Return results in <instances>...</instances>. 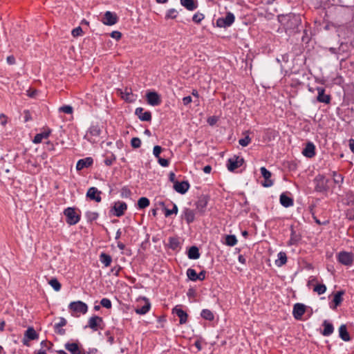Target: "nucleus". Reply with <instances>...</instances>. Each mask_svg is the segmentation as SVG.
I'll return each instance as SVG.
<instances>
[{
    "mask_svg": "<svg viewBox=\"0 0 354 354\" xmlns=\"http://www.w3.org/2000/svg\"><path fill=\"white\" fill-rule=\"evenodd\" d=\"M68 308L72 312V315L75 317H79L78 314H85L88 310L87 305L81 301L71 302Z\"/></svg>",
    "mask_w": 354,
    "mask_h": 354,
    "instance_id": "nucleus-1",
    "label": "nucleus"
},
{
    "mask_svg": "<svg viewBox=\"0 0 354 354\" xmlns=\"http://www.w3.org/2000/svg\"><path fill=\"white\" fill-rule=\"evenodd\" d=\"M64 215L66 216V222L70 225L77 224L81 218L80 214L76 212L75 207L66 208L64 210Z\"/></svg>",
    "mask_w": 354,
    "mask_h": 354,
    "instance_id": "nucleus-2",
    "label": "nucleus"
},
{
    "mask_svg": "<svg viewBox=\"0 0 354 354\" xmlns=\"http://www.w3.org/2000/svg\"><path fill=\"white\" fill-rule=\"evenodd\" d=\"M235 20V17L233 13L227 12L225 17H220L216 20V26L219 28L230 27Z\"/></svg>",
    "mask_w": 354,
    "mask_h": 354,
    "instance_id": "nucleus-3",
    "label": "nucleus"
},
{
    "mask_svg": "<svg viewBox=\"0 0 354 354\" xmlns=\"http://www.w3.org/2000/svg\"><path fill=\"white\" fill-rule=\"evenodd\" d=\"M244 163V159L237 156H234L233 157L228 159L227 162V167L230 171H234L235 169H238Z\"/></svg>",
    "mask_w": 354,
    "mask_h": 354,
    "instance_id": "nucleus-4",
    "label": "nucleus"
},
{
    "mask_svg": "<svg viewBox=\"0 0 354 354\" xmlns=\"http://www.w3.org/2000/svg\"><path fill=\"white\" fill-rule=\"evenodd\" d=\"M337 260L344 266H351L353 263V254L351 252H340L337 255Z\"/></svg>",
    "mask_w": 354,
    "mask_h": 354,
    "instance_id": "nucleus-5",
    "label": "nucleus"
},
{
    "mask_svg": "<svg viewBox=\"0 0 354 354\" xmlns=\"http://www.w3.org/2000/svg\"><path fill=\"white\" fill-rule=\"evenodd\" d=\"M315 189L318 192H323L327 190V180L323 175H318L315 178Z\"/></svg>",
    "mask_w": 354,
    "mask_h": 354,
    "instance_id": "nucleus-6",
    "label": "nucleus"
},
{
    "mask_svg": "<svg viewBox=\"0 0 354 354\" xmlns=\"http://www.w3.org/2000/svg\"><path fill=\"white\" fill-rule=\"evenodd\" d=\"M101 324H103V319L101 317L94 315L89 318L88 321V326L86 327H89L94 331L97 330L99 328H102L101 327Z\"/></svg>",
    "mask_w": 354,
    "mask_h": 354,
    "instance_id": "nucleus-7",
    "label": "nucleus"
},
{
    "mask_svg": "<svg viewBox=\"0 0 354 354\" xmlns=\"http://www.w3.org/2000/svg\"><path fill=\"white\" fill-rule=\"evenodd\" d=\"M118 17L115 13L111 11H106L102 19L104 24L107 26H113L118 22Z\"/></svg>",
    "mask_w": 354,
    "mask_h": 354,
    "instance_id": "nucleus-8",
    "label": "nucleus"
},
{
    "mask_svg": "<svg viewBox=\"0 0 354 354\" xmlns=\"http://www.w3.org/2000/svg\"><path fill=\"white\" fill-rule=\"evenodd\" d=\"M300 24V18L295 15L288 16V19L285 24L286 30H295Z\"/></svg>",
    "mask_w": 354,
    "mask_h": 354,
    "instance_id": "nucleus-9",
    "label": "nucleus"
},
{
    "mask_svg": "<svg viewBox=\"0 0 354 354\" xmlns=\"http://www.w3.org/2000/svg\"><path fill=\"white\" fill-rule=\"evenodd\" d=\"M127 209V205L126 203L123 201H118L114 203L112 210L113 211V215L117 217H120L124 215Z\"/></svg>",
    "mask_w": 354,
    "mask_h": 354,
    "instance_id": "nucleus-10",
    "label": "nucleus"
},
{
    "mask_svg": "<svg viewBox=\"0 0 354 354\" xmlns=\"http://www.w3.org/2000/svg\"><path fill=\"white\" fill-rule=\"evenodd\" d=\"M261 174L264 178V181L261 183L264 187H270L273 185V181L271 180L272 174L266 167H262L260 169Z\"/></svg>",
    "mask_w": 354,
    "mask_h": 354,
    "instance_id": "nucleus-11",
    "label": "nucleus"
},
{
    "mask_svg": "<svg viewBox=\"0 0 354 354\" xmlns=\"http://www.w3.org/2000/svg\"><path fill=\"white\" fill-rule=\"evenodd\" d=\"M102 192L99 191L96 187H90L86 193V197L91 200L95 201V202L100 203L102 201L100 196Z\"/></svg>",
    "mask_w": 354,
    "mask_h": 354,
    "instance_id": "nucleus-12",
    "label": "nucleus"
},
{
    "mask_svg": "<svg viewBox=\"0 0 354 354\" xmlns=\"http://www.w3.org/2000/svg\"><path fill=\"white\" fill-rule=\"evenodd\" d=\"M147 101L151 106H158L161 103L160 95L156 92H149L147 94Z\"/></svg>",
    "mask_w": 354,
    "mask_h": 354,
    "instance_id": "nucleus-13",
    "label": "nucleus"
},
{
    "mask_svg": "<svg viewBox=\"0 0 354 354\" xmlns=\"http://www.w3.org/2000/svg\"><path fill=\"white\" fill-rule=\"evenodd\" d=\"M136 115L142 121L150 122L151 120V113L150 111H144V109L138 107L136 109Z\"/></svg>",
    "mask_w": 354,
    "mask_h": 354,
    "instance_id": "nucleus-14",
    "label": "nucleus"
},
{
    "mask_svg": "<svg viewBox=\"0 0 354 354\" xmlns=\"http://www.w3.org/2000/svg\"><path fill=\"white\" fill-rule=\"evenodd\" d=\"M317 91L318 93L317 100L319 102L329 104L330 102V96L325 94V89L323 87H317Z\"/></svg>",
    "mask_w": 354,
    "mask_h": 354,
    "instance_id": "nucleus-15",
    "label": "nucleus"
},
{
    "mask_svg": "<svg viewBox=\"0 0 354 354\" xmlns=\"http://www.w3.org/2000/svg\"><path fill=\"white\" fill-rule=\"evenodd\" d=\"M189 188V184L187 181L174 182V189L181 194L186 193Z\"/></svg>",
    "mask_w": 354,
    "mask_h": 354,
    "instance_id": "nucleus-16",
    "label": "nucleus"
},
{
    "mask_svg": "<svg viewBox=\"0 0 354 354\" xmlns=\"http://www.w3.org/2000/svg\"><path fill=\"white\" fill-rule=\"evenodd\" d=\"M306 311V306L302 304H295L293 307V315L296 319H301Z\"/></svg>",
    "mask_w": 354,
    "mask_h": 354,
    "instance_id": "nucleus-17",
    "label": "nucleus"
},
{
    "mask_svg": "<svg viewBox=\"0 0 354 354\" xmlns=\"http://www.w3.org/2000/svg\"><path fill=\"white\" fill-rule=\"evenodd\" d=\"M93 160L91 157H87L84 159H80L77 161L76 165V169L77 171L82 170L84 168H87L92 165Z\"/></svg>",
    "mask_w": 354,
    "mask_h": 354,
    "instance_id": "nucleus-18",
    "label": "nucleus"
},
{
    "mask_svg": "<svg viewBox=\"0 0 354 354\" xmlns=\"http://www.w3.org/2000/svg\"><path fill=\"white\" fill-rule=\"evenodd\" d=\"M172 312L173 313H175L178 317H179V323L180 324H184L187 322V313L184 311L183 310H182L181 308H179L177 306H176L173 310H172Z\"/></svg>",
    "mask_w": 354,
    "mask_h": 354,
    "instance_id": "nucleus-19",
    "label": "nucleus"
},
{
    "mask_svg": "<svg viewBox=\"0 0 354 354\" xmlns=\"http://www.w3.org/2000/svg\"><path fill=\"white\" fill-rule=\"evenodd\" d=\"M302 153L307 158H313L315 155V147L313 142H308L303 149Z\"/></svg>",
    "mask_w": 354,
    "mask_h": 354,
    "instance_id": "nucleus-20",
    "label": "nucleus"
},
{
    "mask_svg": "<svg viewBox=\"0 0 354 354\" xmlns=\"http://www.w3.org/2000/svg\"><path fill=\"white\" fill-rule=\"evenodd\" d=\"M67 324V321L64 317L59 318V322L57 323L54 326L55 332L60 335H64L66 333L65 329L62 328V327L66 326Z\"/></svg>",
    "mask_w": 354,
    "mask_h": 354,
    "instance_id": "nucleus-21",
    "label": "nucleus"
},
{
    "mask_svg": "<svg viewBox=\"0 0 354 354\" xmlns=\"http://www.w3.org/2000/svg\"><path fill=\"white\" fill-rule=\"evenodd\" d=\"M143 301H145V304L141 307L138 306L135 309V311L137 314L145 315L147 313H148L151 308V304L147 299L143 298Z\"/></svg>",
    "mask_w": 354,
    "mask_h": 354,
    "instance_id": "nucleus-22",
    "label": "nucleus"
},
{
    "mask_svg": "<svg viewBox=\"0 0 354 354\" xmlns=\"http://www.w3.org/2000/svg\"><path fill=\"white\" fill-rule=\"evenodd\" d=\"M280 203L285 207H289L293 205V199L283 193L280 196Z\"/></svg>",
    "mask_w": 354,
    "mask_h": 354,
    "instance_id": "nucleus-23",
    "label": "nucleus"
},
{
    "mask_svg": "<svg viewBox=\"0 0 354 354\" xmlns=\"http://www.w3.org/2000/svg\"><path fill=\"white\" fill-rule=\"evenodd\" d=\"M344 291L340 290L337 292L335 295L333 300V302L334 304V306H331L333 309H335L337 306H339L342 301H343V295H344Z\"/></svg>",
    "mask_w": 354,
    "mask_h": 354,
    "instance_id": "nucleus-24",
    "label": "nucleus"
},
{
    "mask_svg": "<svg viewBox=\"0 0 354 354\" xmlns=\"http://www.w3.org/2000/svg\"><path fill=\"white\" fill-rule=\"evenodd\" d=\"M183 217L187 224H190L195 219V214L191 209L186 208L183 212Z\"/></svg>",
    "mask_w": 354,
    "mask_h": 354,
    "instance_id": "nucleus-25",
    "label": "nucleus"
},
{
    "mask_svg": "<svg viewBox=\"0 0 354 354\" xmlns=\"http://www.w3.org/2000/svg\"><path fill=\"white\" fill-rule=\"evenodd\" d=\"M65 348L71 354H81L80 348L77 343H66Z\"/></svg>",
    "mask_w": 354,
    "mask_h": 354,
    "instance_id": "nucleus-26",
    "label": "nucleus"
},
{
    "mask_svg": "<svg viewBox=\"0 0 354 354\" xmlns=\"http://www.w3.org/2000/svg\"><path fill=\"white\" fill-rule=\"evenodd\" d=\"M27 164V168L29 169L30 172L31 174H36L39 172L40 169V166L36 161H32L30 160H28L26 161Z\"/></svg>",
    "mask_w": 354,
    "mask_h": 354,
    "instance_id": "nucleus-27",
    "label": "nucleus"
},
{
    "mask_svg": "<svg viewBox=\"0 0 354 354\" xmlns=\"http://www.w3.org/2000/svg\"><path fill=\"white\" fill-rule=\"evenodd\" d=\"M339 334L340 338L345 342H348L351 339L350 335L347 331L346 325L344 324L341 325L339 328Z\"/></svg>",
    "mask_w": 354,
    "mask_h": 354,
    "instance_id": "nucleus-28",
    "label": "nucleus"
},
{
    "mask_svg": "<svg viewBox=\"0 0 354 354\" xmlns=\"http://www.w3.org/2000/svg\"><path fill=\"white\" fill-rule=\"evenodd\" d=\"M180 3L189 11L194 10L197 8V3L194 0H180Z\"/></svg>",
    "mask_w": 354,
    "mask_h": 354,
    "instance_id": "nucleus-29",
    "label": "nucleus"
},
{
    "mask_svg": "<svg viewBox=\"0 0 354 354\" xmlns=\"http://www.w3.org/2000/svg\"><path fill=\"white\" fill-rule=\"evenodd\" d=\"M207 205V199L205 197H201L196 202V209L198 212L203 213Z\"/></svg>",
    "mask_w": 354,
    "mask_h": 354,
    "instance_id": "nucleus-30",
    "label": "nucleus"
},
{
    "mask_svg": "<svg viewBox=\"0 0 354 354\" xmlns=\"http://www.w3.org/2000/svg\"><path fill=\"white\" fill-rule=\"evenodd\" d=\"M24 337L31 340L37 339L39 338L38 333L35 331L33 327H28L25 331Z\"/></svg>",
    "mask_w": 354,
    "mask_h": 354,
    "instance_id": "nucleus-31",
    "label": "nucleus"
},
{
    "mask_svg": "<svg viewBox=\"0 0 354 354\" xmlns=\"http://www.w3.org/2000/svg\"><path fill=\"white\" fill-rule=\"evenodd\" d=\"M324 330L322 332V335L324 336H329L330 335L334 330V328L332 324L328 322V321L325 320L323 323Z\"/></svg>",
    "mask_w": 354,
    "mask_h": 354,
    "instance_id": "nucleus-32",
    "label": "nucleus"
},
{
    "mask_svg": "<svg viewBox=\"0 0 354 354\" xmlns=\"http://www.w3.org/2000/svg\"><path fill=\"white\" fill-rule=\"evenodd\" d=\"M188 257L190 259H197L200 257V252L196 246H192L188 250Z\"/></svg>",
    "mask_w": 354,
    "mask_h": 354,
    "instance_id": "nucleus-33",
    "label": "nucleus"
},
{
    "mask_svg": "<svg viewBox=\"0 0 354 354\" xmlns=\"http://www.w3.org/2000/svg\"><path fill=\"white\" fill-rule=\"evenodd\" d=\"M100 261L105 267H108L111 263L112 258L109 254L102 252L100 255Z\"/></svg>",
    "mask_w": 354,
    "mask_h": 354,
    "instance_id": "nucleus-34",
    "label": "nucleus"
},
{
    "mask_svg": "<svg viewBox=\"0 0 354 354\" xmlns=\"http://www.w3.org/2000/svg\"><path fill=\"white\" fill-rule=\"evenodd\" d=\"M277 257H278V259L275 261V264L277 266L281 267L286 263L287 256H286V252H280L278 254Z\"/></svg>",
    "mask_w": 354,
    "mask_h": 354,
    "instance_id": "nucleus-35",
    "label": "nucleus"
},
{
    "mask_svg": "<svg viewBox=\"0 0 354 354\" xmlns=\"http://www.w3.org/2000/svg\"><path fill=\"white\" fill-rule=\"evenodd\" d=\"M50 132V130L48 129L47 131L37 134L34 138L33 142L35 143H40L44 138H47L49 136Z\"/></svg>",
    "mask_w": 354,
    "mask_h": 354,
    "instance_id": "nucleus-36",
    "label": "nucleus"
},
{
    "mask_svg": "<svg viewBox=\"0 0 354 354\" xmlns=\"http://www.w3.org/2000/svg\"><path fill=\"white\" fill-rule=\"evenodd\" d=\"M160 205L163 207L165 210V216L168 217L173 214H176L178 213V207L176 204H173V208L171 209H169L165 207V203L163 202L160 203Z\"/></svg>",
    "mask_w": 354,
    "mask_h": 354,
    "instance_id": "nucleus-37",
    "label": "nucleus"
},
{
    "mask_svg": "<svg viewBox=\"0 0 354 354\" xmlns=\"http://www.w3.org/2000/svg\"><path fill=\"white\" fill-rule=\"evenodd\" d=\"M201 317L208 321H212L214 319L213 313L208 309H203L201 313Z\"/></svg>",
    "mask_w": 354,
    "mask_h": 354,
    "instance_id": "nucleus-38",
    "label": "nucleus"
},
{
    "mask_svg": "<svg viewBox=\"0 0 354 354\" xmlns=\"http://www.w3.org/2000/svg\"><path fill=\"white\" fill-rule=\"evenodd\" d=\"M345 201H346V204L347 205H354V192L352 191L347 192L345 195Z\"/></svg>",
    "mask_w": 354,
    "mask_h": 354,
    "instance_id": "nucleus-39",
    "label": "nucleus"
},
{
    "mask_svg": "<svg viewBox=\"0 0 354 354\" xmlns=\"http://www.w3.org/2000/svg\"><path fill=\"white\" fill-rule=\"evenodd\" d=\"M149 200L146 197H141L138 201V206L140 209H144L149 205Z\"/></svg>",
    "mask_w": 354,
    "mask_h": 354,
    "instance_id": "nucleus-40",
    "label": "nucleus"
},
{
    "mask_svg": "<svg viewBox=\"0 0 354 354\" xmlns=\"http://www.w3.org/2000/svg\"><path fill=\"white\" fill-rule=\"evenodd\" d=\"M237 239L234 235H227L225 237V244L229 246H234L236 244Z\"/></svg>",
    "mask_w": 354,
    "mask_h": 354,
    "instance_id": "nucleus-41",
    "label": "nucleus"
},
{
    "mask_svg": "<svg viewBox=\"0 0 354 354\" xmlns=\"http://www.w3.org/2000/svg\"><path fill=\"white\" fill-rule=\"evenodd\" d=\"M101 131V129L98 125H93L89 129V133L93 136H99Z\"/></svg>",
    "mask_w": 354,
    "mask_h": 354,
    "instance_id": "nucleus-42",
    "label": "nucleus"
},
{
    "mask_svg": "<svg viewBox=\"0 0 354 354\" xmlns=\"http://www.w3.org/2000/svg\"><path fill=\"white\" fill-rule=\"evenodd\" d=\"M48 283L55 290L59 291L61 289V283L58 281L57 279H51Z\"/></svg>",
    "mask_w": 354,
    "mask_h": 354,
    "instance_id": "nucleus-43",
    "label": "nucleus"
},
{
    "mask_svg": "<svg viewBox=\"0 0 354 354\" xmlns=\"http://www.w3.org/2000/svg\"><path fill=\"white\" fill-rule=\"evenodd\" d=\"M299 240V237L296 234L295 230L292 227H291V236L290 239L289 241V245L296 244Z\"/></svg>",
    "mask_w": 354,
    "mask_h": 354,
    "instance_id": "nucleus-44",
    "label": "nucleus"
},
{
    "mask_svg": "<svg viewBox=\"0 0 354 354\" xmlns=\"http://www.w3.org/2000/svg\"><path fill=\"white\" fill-rule=\"evenodd\" d=\"M187 275L192 281H196L197 280V273L196 270L192 268H189L187 270Z\"/></svg>",
    "mask_w": 354,
    "mask_h": 354,
    "instance_id": "nucleus-45",
    "label": "nucleus"
},
{
    "mask_svg": "<svg viewBox=\"0 0 354 354\" xmlns=\"http://www.w3.org/2000/svg\"><path fill=\"white\" fill-rule=\"evenodd\" d=\"M86 217L88 222H92L97 218L98 214L95 212L88 211L86 212Z\"/></svg>",
    "mask_w": 354,
    "mask_h": 354,
    "instance_id": "nucleus-46",
    "label": "nucleus"
},
{
    "mask_svg": "<svg viewBox=\"0 0 354 354\" xmlns=\"http://www.w3.org/2000/svg\"><path fill=\"white\" fill-rule=\"evenodd\" d=\"M313 290L318 295H322L326 292V287L324 284H318L314 287Z\"/></svg>",
    "mask_w": 354,
    "mask_h": 354,
    "instance_id": "nucleus-47",
    "label": "nucleus"
},
{
    "mask_svg": "<svg viewBox=\"0 0 354 354\" xmlns=\"http://www.w3.org/2000/svg\"><path fill=\"white\" fill-rule=\"evenodd\" d=\"M177 15H178V11L174 8H171L167 11V12L165 15V18L166 19H176L177 17Z\"/></svg>",
    "mask_w": 354,
    "mask_h": 354,
    "instance_id": "nucleus-48",
    "label": "nucleus"
},
{
    "mask_svg": "<svg viewBox=\"0 0 354 354\" xmlns=\"http://www.w3.org/2000/svg\"><path fill=\"white\" fill-rule=\"evenodd\" d=\"M73 107L69 105H64L59 109V112H63L68 114H71L73 113Z\"/></svg>",
    "mask_w": 354,
    "mask_h": 354,
    "instance_id": "nucleus-49",
    "label": "nucleus"
},
{
    "mask_svg": "<svg viewBox=\"0 0 354 354\" xmlns=\"http://www.w3.org/2000/svg\"><path fill=\"white\" fill-rule=\"evenodd\" d=\"M131 145L133 148H139L141 145V140L139 138H133L131 140Z\"/></svg>",
    "mask_w": 354,
    "mask_h": 354,
    "instance_id": "nucleus-50",
    "label": "nucleus"
},
{
    "mask_svg": "<svg viewBox=\"0 0 354 354\" xmlns=\"http://www.w3.org/2000/svg\"><path fill=\"white\" fill-rule=\"evenodd\" d=\"M333 176L334 178L335 183H342L344 180V177L342 174H338L336 171H333Z\"/></svg>",
    "mask_w": 354,
    "mask_h": 354,
    "instance_id": "nucleus-51",
    "label": "nucleus"
},
{
    "mask_svg": "<svg viewBox=\"0 0 354 354\" xmlns=\"http://www.w3.org/2000/svg\"><path fill=\"white\" fill-rule=\"evenodd\" d=\"M250 142H251V138L249 137V136H246L245 138H241L239 140V145L243 147L248 146Z\"/></svg>",
    "mask_w": 354,
    "mask_h": 354,
    "instance_id": "nucleus-52",
    "label": "nucleus"
},
{
    "mask_svg": "<svg viewBox=\"0 0 354 354\" xmlns=\"http://www.w3.org/2000/svg\"><path fill=\"white\" fill-rule=\"evenodd\" d=\"M100 304L107 309L111 308L112 306L111 300L107 298H103L100 301Z\"/></svg>",
    "mask_w": 354,
    "mask_h": 354,
    "instance_id": "nucleus-53",
    "label": "nucleus"
},
{
    "mask_svg": "<svg viewBox=\"0 0 354 354\" xmlns=\"http://www.w3.org/2000/svg\"><path fill=\"white\" fill-rule=\"evenodd\" d=\"M204 19V15L202 13H196L192 17L194 22L199 24Z\"/></svg>",
    "mask_w": 354,
    "mask_h": 354,
    "instance_id": "nucleus-54",
    "label": "nucleus"
},
{
    "mask_svg": "<svg viewBox=\"0 0 354 354\" xmlns=\"http://www.w3.org/2000/svg\"><path fill=\"white\" fill-rule=\"evenodd\" d=\"M131 192L127 187H123L121 189V196L128 198L131 196Z\"/></svg>",
    "mask_w": 354,
    "mask_h": 354,
    "instance_id": "nucleus-55",
    "label": "nucleus"
},
{
    "mask_svg": "<svg viewBox=\"0 0 354 354\" xmlns=\"http://www.w3.org/2000/svg\"><path fill=\"white\" fill-rule=\"evenodd\" d=\"M82 33L83 31L80 26L77 27L72 30V35L75 37L82 35Z\"/></svg>",
    "mask_w": 354,
    "mask_h": 354,
    "instance_id": "nucleus-56",
    "label": "nucleus"
},
{
    "mask_svg": "<svg viewBox=\"0 0 354 354\" xmlns=\"http://www.w3.org/2000/svg\"><path fill=\"white\" fill-rule=\"evenodd\" d=\"M162 149L160 146L156 145L153 147V153L156 158H159Z\"/></svg>",
    "mask_w": 354,
    "mask_h": 354,
    "instance_id": "nucleus-57",
    "label": "nucleus"
},
{
    "mask_svg": "<svg viewBox=\"0 0 354 354\" xmlns=\"http://www.w3.org/2000/svg\"><path fill=\"white\" fill-rule=\"evenodd\" d=\"M110 35L112 38H114L118 41L120 40L122 37V33L120 32L116 31V30L113 31Z\"/></svg>",
    "mask_w": 354,
    "mask_h": 354,
    "instance_id": "nucleus-58",
    "label": "nucleus"
},
{
    "mask_svg": "<svg viewBox=\"0 0 354 354\" xmlns=\"http://www.w3.org/2000/svg\"><path fill=\"white\" fill-rule=\"evenodd\" d=\"M158 163L162 167H167L169 165V160L160 157L158 158Z\"/></svg>",
    "mask_w": 354,
    "mask_h": 354,
    "instance_id": "nucleus-59",
    "label": "nucleus"
},
{
    "mask_svg": "<svg viewBox=\"0 0 354 354\" xmlns=\"http://www.w3.org/2000/svg\"><path fill=\"white\" fill-rule=\"evenodd\" d=\"M207 121L209 125L213 126L217 122L218 118L216 116H212L208 118Z\"/></svg>",
    "mask_w": 354,
    "mask_h": 354,
    "instance_id": "nucleus-60",
    "label": "nucleus"
},
{
    "mask_svg": "<svg viewBox=\"0 0 354 354\" xmlns=\"http://www.w3.org/2000/svg\"><path fill=\"white\" fill-rule=\"evenodd\" d=\"M192 101L191 96H186L183 98V103L185 106H187Z\"/></svg>",
    "mask_w": 354,
    "mask_h": 354,
    "instance_id": "nucleus-61",
    "label": "nucleus"
},
{
    "mask_svg": "<svg viewBox=\"0 0 354 354\" xmlns=\"http://www.w3.org/2000/svg\"><path fill=\"white\" fill-rule=\"evenodd\" d=\"M24 113L25 122H28L32 119L30 112L28 110H25Z\"/></svg>",
    "mask_w": 354,
    "mask_h": 354,
    "instance_id": "nucleus-62",
    "label": "nucleus"
},
{
    "mask_svg": "<svg viewBox=\"0 0 354 354\" xmlns=\"http://www.w3.org/2000/svg\"><path fill=\"white\" fill-rule=\"evenodd\" d=\"M205 271L202 270L198 274H197V280L203 281L205 278Z\"/></svg>",
    "mask_w": 354,
    "mask_h": 354,
    "instance_id": "nucleus-63",
    "label": "nucleus"
},
{
    "mask_svg": "<svg viewBox=\"0 0 354 354\" xmlns=\"http://www.w3.org/2000/svg\"><path fill=\"white\" fill-rule=\"evenodd\" d=\"M0 123L3 126H5L7 123V118L3 113L0 114Z\"/></svg>",
    "mask_w": 354,
    "mask_h": 354,
    "instance_id": "nucleus-64",
    "label": "nucleus"
}]
</instances>
